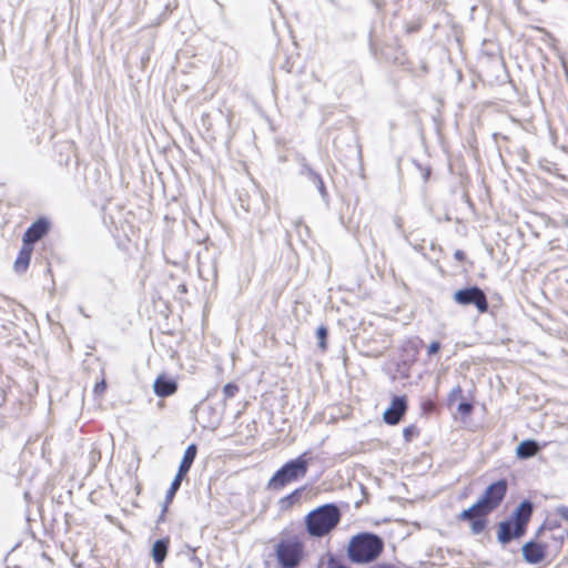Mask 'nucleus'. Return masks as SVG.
Here are the masks:
<instances>
[{
	"instance_id": "32",
	"label": "nucleus",
	"mask_w": 568,
	"mask_h": 568,
	"mask_svg": "<svg viewBox=\"0 0 568 568\" xmlns=\"http://www.w3.org/2000/svg\"><path fill=\"white\" fill-rule=\"evenodd\" d=\"M105 389V382L101 381L100 383L95 384L94 393H102Z\"/></svg>"
},
{
	"instance_id": "8",
	"label": "nucleus",
	"mask_w": 568,
	"mask_h": 568,
	"mask_svg": "<svg viewBox=\"0 0 568 568\" xmlns=\"http://www.w3.org/2000/svg\"><path fill=\"white\" fill-rule=\"evenodd\" d=\"M532 513V504L528 500L523 501L519 507L516 509L514 517L516 527V535H524L525 527L530 519Z\"/></svg>"
},
{
	"instance_id": "4",
	"label": "nucleus",
	"mask_w": 568,
	"mask_h": 568,
	"mask_svg": "<svg viewBox=\"0 0 568 568\" xmlns=\"http://www.w3.org/2000/svg\"><path fill=\"white\" fill-rule=\"evenodd\" d=\"M308 465L304 455L298 456L284 464L268 480L267 487L271 489H282L287 484L304 477Z\"/></svg>"
},
{
	"instance_id": "31",
	"label": "nucleus",
	"mask_w": 568,
	"mask_h": 568,
	"mask_svg": "<svg viewBox=\"0 0 568 568\" xmlns=\"http://www.w3.org/2000/svg\"><path fill=\"white\" fill-rule=\"evenodd\" d=\"M462 394H463V390H462L460 386H456L450 392V399H454L456 397H460Z\"/></svg>"
},
{
	"instance_id": "11",
	"label": "nucleus",
	"mask_w": 568,
	"mask_h": 568,
	"mask_svg": "<svg viewBox=\"0 0 568 568\" xmlns=\"http://www.w3.org/2000/svg\"><path fill=\"white\" fill-rule=\"evenodd\" d=\"M488 514H481L479 510L475 513H470L467 517L463 516V511L458 515L459 520L469 521L470 530L474 535L481 534L487 525L486 516Z\"/></svg>"
},
{
	"instance_id": "10",
	"label": "nucleus",
	"mask_w": 568,
	"mask_h": 568,
	"mask_svg": "<svg viewBox=\"0 0 568 568\" xmlns=\"http://www.w3.org/2000/svg\"><path fill=\"white\" fill-rule=\"evenodd\" d=\"M523 557L529 564H538L545 558V547L529 541L523 547Z\"/></svg>"
},
{
	"instance_id": "6",
	"label": "nucleus",
	"mask_w": 568,
	"mask_h": 568,
	"mask_svg": "<svg viewBox=\"0 0 568 568\" xmlns=\"http://www.w3.org/2000/svg\"><path fill=\"white\" fill-rule=\"evenodd\" d=\"M454 301L463 306L475 305L478 312L485 313L488 310V303L483 290L477 286H470L454 293Z\"/></svg>"
},
{
	"instance_id": "12",
	"label": "nucleus",
	"mask_w": 568,
	"mask_h": 568,
	"mask_svg": "<svg viewBox=\"0 0 568 568\" xmlns=\"http://www.w3.org/2000/svg\"><path fill=\"white\" fill-rule=\"evenodd\" d=\"M153 389L158 396L166 397L176 392L178 385L172 378L161 375L155 379Z\"/></svg>"
},
{
	"instance_id": "18",
	"label": "nucleus",
	"mask_w": 568,
	"mask_h": 568,
	"mask_svg": "<svg viewBox=\"0 0 568 568\" xmlns=\"http://www.w3.org/2000/svg\"><path fill=\"white\" fill-rule=\"evenodd\" d=\"M183 477L184 476H181L179 474L175 475L170 488L166 491L165 505L163 507L162 515L166 511L168 504H170L172 501L174 495L176 494L178 489L180 488Z\"/></svg>"
},
{
	"instance_id": "27",
	"label": "nucleus",
	"mask_w": 568,
	"mask_h": 568,
	"mask_svg": "<svg viewBox=\"0 0 568 568\" xmlns=\"http://www.w3.org/2000/svg\"><path fill=\"white\" fill-rule=\"evenodd\" d=\"M556 514L564 520L568 521V507L567 506H558L556 508Z\"/></svg>"
},
{
	"instance_id": "16",
	"label": "nucleus",
	"mask_w": 568,
	"mask_h": 568,
	"mask_svg": "<svg viewBox=\"0 0 568 568\" xmlns=\"http://www.w3.org/2000/svg\"><path fill=\"white\" fill-rule=\"evenodd\" d=\"M31 253H32V246H28V245L23 244V246L14 262L16 272L22 273L28 268L30 258H31Z\"/></svg>"
},
{
	"instance_id": "24",
	"label": "nucleus",
	"mask_w": 568,
	"mask_h": 568,
	"mask_svg": "<svg viewBox=\"0 0 568 568\" xmlns=\"http://www.w3.org/2000/svg\"><path fill=\"white\" fill-rule=\"evenodd\" d=\"M302 489H296L293 493H291L288 496L282 499V503H287L288 505H293L296 503L301 497Z\"/></svg>"
},
{
	"instance_id": "22",
	"label": "nucleus",
	"mask_w": 568,
	"mask_h": 568,
	"mask_svg": "<svg viewBox=\"0 0 568 568\" xmlns=\"http://www.w3.org/2000/svg\"><path fill=\"white\" fill-rule=\"evenodd\" d=\"M303 174H305L313 183L317 181V179H321L320 174H317L311 166L307 164L303 165Z\"/></svg>"
},
{
	"instance_id": "2",
	"label": "nucleus",
	"mask_w": 568,
	"mask_h": 568,
	"mask_svg": "<svg viewBox=\"0 0 568 568\" xmlns=\"http://www.w3.org/2000/svg\"><path fill=\"white\" fill-rule=\"evenodd\" d=\"M341 511L334 504H326L310 511L305 517L306 530L312 537L329 534L339 523Z\"/></svg>"
},
{
	"instance_id": "5",
	"label": "nucleus",
	"mask_w": 568,
	"mask_h": 568,
	"mask_svg": "<svg viewBox=\"0 0 568 568\" xmlns=\"http://www.w3.org/2000/svg\"><path fill=\"white\" fill-rule=\"evenodd\" d=\"M303 556V544L296 539H286L276 546V557L282 568H296Z\"/></svg>"
},
{
	"instance_id": "28",
	"label": "nucleus",
	"mask_w": 568,
	"mask_h": 568,
	"mask_svg": "<svg viewBox=\"0 0 568 568\" xmlns=\"http://www.w3.org/2000/svg\"><path fill=\"white\" fill-rule=\"evenodd\" d=\"M318 192L321 193L322 197L325 199L327 196V192L324 185V182L321 179H317V181L314 183Z\"/></svg>"
},
{
	"instance_id": "20",
	"label": "nucleus",
	"mask_w": 568,
	"mask_h": 568,
	"mask_svg": "<svg viewBox=\"0 0 568 568\" xmlns=\"http://www.w3.org/2000/svg\"><path fill=\"white\" fill-rule=\"evenodd\" d=\"M239 392V386L234 383H229L223 387L224 402L233 398Z\"/></svg>"
},
{
	"instance_id": "25",
	"label": "nucleus",
	"mask_w": 568,
	"mask_h": 568,
	"mask_svg": "<svg viewBox=\"0 0 568 568\" xmlns=\"http://www.w3.org/2000/svg\"><path fill=\"white\" fill-rule=\"evenodd\" d=\"M187 549L190 551L189 558L190 561L193 564L194 568H201L202 567V560L195 555V549L187 546Z\"/></svg>"
},
{
	"instance_id": "21",
	"label": "nucleus",
	"mask_w": 568,
	"mask_h": 568,
	"mask_svg": "<svg viewBox=\"0 0 568 568\" xmlns=\"http://www.w3.org/2000/svg\"><path fill=\"white\" fill-rule=\"evenodd\" d=\"M303 174H305L313 183L317 181V179H321L320 174H317L311 166L307 164L303 165Z\"/></svg>"
},
{
	"instance_id": "23",
	"label": "nucleus",
	"mask_w": 568,
	"mask_h": 568,
	"mask_svg": "<svg viewBox=\"0 0 568 568\" xmlns=\"http://www.w3.org/2000/svg\"><path fill=\"white\" fill-rule=\"evenodd\" d=\"M303 174H305L313 183L317 181V179H321L320 174H317L311 166L307 164L303 165Z\"/></svg>"
},
{
	"instance_id": "9",
	"label": "nucleus",
	"mask_w": 568,
	"mask_h": 568,
	"mask_svg": "<svg viewBox=\"0 0 568 568\" xmlns=\"http://www.w3.org/2000/svg\"><path fill=\"white\" fill-rule=\"evenodd\" d=\"M48 229L49 224L45 220L36 221L23 234V244L31 246L48 232Z\"/></svg>"
},
{
	"instance_id": "26",
	"label": "nucleus",
	"mask_w": 568,
	"mask_h": 568,
	"mask_svg": "<svg viewBox=\"0 0 568 568\" xmlns=\"http://www.w3.org/2000/svg\"><path fill=\"white\" fill-rule=\"evenodd\" d=\"M417 434H418L417 428L414 425H410V426L404 428V430H403V435L407 442L410 440Z\"/></svg>"
},
{
	"instance_id": "7",
	"label": "nucleus",
	"mask_w": 568,
	"mask_h": 568,
	"mask_svg": "<svg viewBox=\"0 0 568 568\" xmlns=\"http://www.w3.org/2000/svg\"><path fill=\"white\" fill-rule=\"evenodd\" d=\"M407 410V400L405 396H395L390 406L384 412V422L388 425H396Z\"/></svg>"
},
{
	"instance_id": "1",
	"label": "nucleus",
	"mask_w": 568,
	"mask_h": 568,
	"mask_svg": "<svg viewBox=\"0 0 568 568\" xmlns=\"http://www.w3.org/2000/svg\"><path fill=\"white\" fill-rule=\"evenodd\" d=\"M383 549L384 542L381 537L371 532H362L351 538L347 556L352 562L368 564L374 561Z\"/></svg>"
},
{
	"instance_id": "34",
	"label": "nucleus",
	"mask_w": 568,
	"mask_h": 568,
	"mask_svg": "<svg viewBox=\"0 0 568 568\" xmlns=\"http://www.w3.org/2000/svg\"><path fill=\"white\" fill-rule=\"evenodd\" d=\"M455 256H456V258L462 260V258H463V252L457 251V252L455 253Z\"/></svg>"
},
{
	"instance_id": "33",
	"label": "nucleus",
	"mask_w": 568,
	"mask_h": 568,
	"mask_svg": "<svg viewBox=\"0 0 568 568\" xmlns=\"http://www.w3.org/2000/svg\"><path fill=\"white\" fill-rule=\"evenodd\" d=\"M372 568H395V567H394V566H392V565L383 564V565H376V566H374V567H372Z\"/></svg>"
},
{
	"instance_id": "29",
	"label": "nucleus",
	"mask_w": 568,
	"mask_h": 568,
	"mask_svg": "<svg viewBox=\"0 0 568 568\" xmlns=\"http://www.w3.org/2000/svg\"><path fill=\"white\" fill-rule=\"evenodd\" d=\"M473 410V405L469 403H460L458 405V412L462 414H469Z\"/></svg>"
},
{
	"instance_id": "30",
	"label": "nucleus",
	"mask_w": 568,
	"mask_h": 568,
	"mask_svg": "<svg viewBox=\"0 0 568 568\" xmlns=\"http://www.w3.org/2000/svg\"><path fill=\"white\" fill-rule=\"evenodd\" d=\"M439 348H440L439 342H433L428 346L427 353H428V355H434V354H436L439 351Z\"/></svg>"
},
{
	"instance_id": "19",
	"label": "nucleus",
	"mask_w": 568,
	"mask_h": 568,
	"mask_svg": "<svg viewBox=\"0 0 568 568\" xmlns=\"http://www.w3.org/2000/svg\"><path fill=\"white\" fill-rule=\"evenodd\" d=\"M327 335H328V331L325 326H320L316 331V337H317V341H318V347L325 352L326 348H327V344H326V338H327Z\"/></svg>"
},
{
	"instance_id": "15",
	"label": "nucleus",
	"mask_w": 568,
	"mask_h": 568,
	"mask_svg": "<svg viewBox=\"0 0 568 568\" xmlns=\"http://www.w3.org/2000/svg\"><path fill=\"white\" fill-rule=\"evenodd\" d=\"M196 456V446L194 444H191L187 446V448L184 452V456L182 458V462L180 464L178 474L181 476H185L187 471L190 470L194 459Z\"/></svg>"
},
{
	"instance_id": "17",
	"label": "nucleus",
	"mask_w": 568,
	"mask_h": 568,
	"mask_svg": "<svg viewBox=\"0 0 568 568\" xmlns=\"http://www.w3.org/2000/svg\"><path fill=\"white\" fill-rule=\"evenodd\" d=\"M169 548L168 539H159L153 544L152 547V557L156 564H162L166 557Z\"/></svg>"
},
{
	"instance_id": "14",
	"label": "nucleus",
	"mask_w": 568,
	"mask_h": 568,
	"mask_svg": "<svg viewBox=\"0 0 568 568\" xmlns=\"http://www.w3.org/2000/svg\"><path fill=\"white\" fill-rule=\"evenodd\" d=\"M521 535H516V527L513 521H503L498 527V540L501 544L509 542L513 538L520 537Z\"/></svg>"
},
{
	"instance_id": "3",
	"label": "nucleus",
	"mask_w": 568,
	"mask_h": 568,
	"mask_svg": "<svg viewBox=\"0 0 568 568\" xmlns=\"http://www.w3.org/2000/svg\"><path fill=\"white\" fill-rule=\"evenodd\" d=\"M507 480L499 479L489 485L481 497L469 508L463 510V516L467 517L470 513L480 511L481 514H490L503 501L507 493Z\"/></svg>"
},
{
	"instance_id": "13",
	"label": "nucleus",
	"mask_w": 568,
	"mask_h": 568,
	"mask_svg": "<svg viewBox=\"0 0 568 568\" xmlns=\"http://www.w3.org/2000/svg\"><path fill=\"white\" fill-rule=\"evenodd\" d=\"M539 450L537 442L528 439L521 442L516 448V455L520 459H527L535 456Z\"/></svg>"
}]
</instances>
